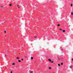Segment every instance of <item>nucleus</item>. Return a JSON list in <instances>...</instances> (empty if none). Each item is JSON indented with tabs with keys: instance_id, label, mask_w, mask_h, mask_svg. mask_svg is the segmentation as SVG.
<instances>
[{
	"instance_id": "1",
	"label": "nucleus",
	"mask_w": 73,
	"mask_h": 73,
	"mask_svg": "<svg viewBox=\"0 0 73 73\" xmlns=\"http://www.w3.org/2000/svg\"><path fill=\"white\" fill-rule=\"evenodd\" d=\"M48 61H50V62H51V61H52V60H51V59H48Z\"/></svg>"
},
{
	"instance_id": "2",
	"label": "nucleus",
	"mask_w": 73,
	"mask_h": 73,
	"mask_svg": "<svg viewBox=\"0 0 73 73\" xmlns=\"http://www.w3.org/2000/svg\"><path fill=\"white\" fill-rule=\"evenodd\" d=\"M12 4H10L9 5V6L10 7H11Z\"/></svg>"
},
{
	"instance_id": "3",
	"label": "nucleus",
	"mask_w": 73,
	"mask_h": 73,
	"mask_svg": "<svg viewBox=\"0 0 73 73\" xmlns=\"http://www.w3.org/2000/svg\"><path fill=\"white\" fill-rule=\"evenodd\" d=\"M12 65H15V63H13V64H12Z\"/></svg>"
},
{
	"instance_id": "4",
	"label": "nucleus",
	"mask_w": 73,
	"mask_h": 73,
	"mask_svg": "<svg viewBox=\"0 0 73 73\" xmlns=\"http://www.w3.org/2000/svg\"><path fill=\"white\" fill-rule=\"evenodd\" d=\"M63 32H65V30H63Z\"/></svg>"
},
{
	"instance_id": "5",
	"label": "nucleus",
	"mask_w": 73,
	"mask_h": 73,
	"mask_svg": "<svg viewBox=\"0 0 73 73\" xmlns=\"http://www.w3.org/2000/svg\"><path fill=\"white\" fill-rule=\"evenodd\" d=\"M31 60H33V57H31Z\"/></svg>"
},
{
	"instance_id": "6",
	"label": "nucleus",
	"mask_w": 73,
	"mask_h": 73,
	"mask_svg": "<svg viewBox=\"0 0 73 73\" xmlns=\"http://www.w3.org/2000/svg\"><path fill=\"white\" fill-rule=\"evenodd\" d=\"M18 62H21V60H19Z\"/></svg>"
},
{
	"instance_id": "7",
	"label": "nucleus",
	"mask_w": 73,
	"mask_h": 73,
	"mask_svg": "<svg viewBox=\"0 0 73 73\" xmlns=\"http://www.w3.org/2000/svg\"><path fill=\"white\" fill-rule=\"evenodd\" d=\"M17 7H18V8H20V7H19V5H17Z\"/></svg>"
},
{
	"instance_id": "8",
	"label": "nucleus",
	"mask_w": 73,
	"mask_h": 73,
	"mask_svg": "<svg viewBox=\"0 0 73 73\" xmlns=\"http://www.w3.org/2000/svg\"><path fill=\"white\" fill-rule=\"evenodd\" d=\"M57 26H58V27H59V26H60V25L59 24H58V25Z\"/></svg>"
},
{
	"instance_id": "9",
	"label": "nucleus",
	"mask_w": 73,
	"mask_h": 73,
	"mask_svg": "<svg viewBox=\"0 0 73 73\" xmlns=\"http://www.w3.org/2000/svg\"><path fill=\"white\" fill-rule=\"evenodd\" d=\"M71 7H72V6H73V4H71Z\"/></svg>"
},
{
	"instance_id": "10",
	"label": "nucleus",
	"mask_w": 73,
	"mask_h": 73,
	"mask_svg": "<svg viewBox=\"0 0 73 73\" xmlns=\"http://www.w3.org/2000/svg\"><path fill=\"white\" fill-rule=\"evenodd\" d=\"M61 65H63V63H61Z\"/></svg>"
},
{
	"instance_id": "11",
	"label": "nucleus",
	"mask_w": 73,
	"mask_h": 73,
	"mask_svg": "<svg viewBox=\"0 0 73 73\" xmlns=\"http://www.w3.org/2000/svg\"><path fill=\"white\" fill-rule=\"evenodd\" d=\"M71 14H72V15H73V12L71 13Z\"/></svg>"
},
{
	"instance_id": "12",
	"label": "nucleus",
	"mask_w": 73,
	"mask_h": 73,
	"mask_svg": "<svg viewBox=\"0 0 73 73\" xmlns=\"http://www.w3.org/2000/svg\"><path fill=\"white\" fill-rule=\"evenodd\" d=\"M72 66H70V68H72Z\"/></svg>"
},
{
	"instance_id": "13",
	"label": "nucleus",
	"mask_w": 73,
	"mask_h": 73,
	"mask_svg": "<svg viewBox=\"0 0 73 73\" xmlns=\"http://www.w3.org/2000/svg\"><path fill=\"white\" fill-rule=\"evenodd\" d=\"M58 66H60V64H58Z\"/></svg>"
},
{
	"instance_id": "14",
	"label": "nucleus",
	"mask_w": 73,
	"mask_h": 73,
	"mask_svg": "<svg viewBox=\"0 0 73 73\" xmlns=\"http://www.w3.org/2000/svg\"><path fill=\"white\" fill-rule=\"evenodd\" d=\"M19 57H17V59H19Z\"/></svg>"
},
{
	"instance_id": "15",
	"label": "nucleus",
	"mask_w": 73,
	"mask_h": 73,
	"mask_svg": "<svg viewBox=\"0 0 73 73\" xmlns=\"http://www.w3.org/2000/svg\"><path fill=\"white\" fill-rule=\"evenodd\" d=\"M49 68L50 69H51V67H49Z\"/></svg>"
},
{
	"instance_id": "16",
	"label": "nucleus",
	"mask_w": 73,
	"mask_h": 73,
	"mask_svg": "<svg viewBox=\"0 0 73 73\" xmlns=\"http://www.w3.org/2000/svg\"><path fill=\"white\" fill-rule=\"evenodd\" d=\"M60 31H62V29H60Z\"/></svg>"
},
{
	"instance_id": "17",
	"label": "nucleus",
	"mask_w": 73,
	"mask_h": 73,
	"mask_svg": "<svg viewBox=\"0 0 73 73\" xmlns=\"http://www.w3.org/2000/svg\"><path fill=\"white\" fill-rule=\"evenodd\" d=\"M53 62H54V61H52V63H53Z\"/></svg>"
},
{
	"instance_id": "18",
	"label": "nucleus",
	"mask_w": 73,
	"mask_h": 73,
	"mask_svg": "<svg viewBox=\"0 0 73 73\" xmlns=\"http://www.w3.org/2000/svg\"><path fill=\"white\" fill-rule=\"evenodd\" d=\"M13 72L11 71V73H13Z\"/></svg>"
},
{
	"instance_id": "19",
	"label": "nucleus",
	"mask_w": 73,
	"mask_h": 73,
	"mask_svg": "<svg viewBox=\"0 0 73 73\" xmlns=\"http://www.w3.org/2000/svg\"><path fill=\"white\" fill-rule=\"evenodd\" d=\"M30 73H33V71H31Z\"/></svg>"
},
{
	"instance_id": "20",
	"label": "nucleus",
	"mask_w": 73,
	"mask_h": 73,
	"mask_svg": "<svg viewBox=\"0 0 73 73\" xmlns=\"http://www.w3.org/2000/svg\"><path fill=\"white\" fill-rule=\"evenodd\" d=\"M36 37H37V36H35V38H36Z\"/></svg>"
},
{
	"instance_id": "21",
	"label": "nucleus",
	"mask_w": 73,
	"mask_h": 73,
	"mask_svg": "<svg viewBox=\"0 0 73 73\" xmlns=\"http://www.w3.org/2000/svg\"><path fill=\"white\" fill-rule=\"evenodd\" d=\"M21 60H22V61H23V59H21Z\"/></svg>"
},
{
	"instance_id": "22",
	"label": "nucleus",
	"mask_w": 73,
	"mask_h": 73,
	"mask_svg": "<svg viewBox=\"0 0 73 73\" xmlns=\"http://www.w3.org/2000/svg\"><path fill=\"white\" fill-rule=\"evenodd\" d=\"M5 33H6V31H5Z\"/></svg>"
},
{
	"instance_id": "23",
	"label": "nucleus",
	"mask_w": 73,
	"mask_h": 73,
	"mask_svg": "<svg viewBox=\"0 0 73 73\" xmlns=\"http://www.w3.org/2000/svg\"><path fill=\"white\" fill-rule=\"evenodd\" d=\"M5 57H7V55H5Z\"/></svg>"
},
{
	"instance_id": "24",
	"label": "nucleus",
	"mask_w": 73,
	"mask_h": 73,
	"mask_svg": "<svg viewBox=\"0 0 73 73\" xmlns=\"http://www.w3.org/2000/svg\"><path fill=\"white\" fill-rule=\"evenodd\" d=\"M1 8H3V7L2 6H1Z\"/></svg>"
},
{
	"instance_id": "25",
	"label": "nucleus",
	"mask_w": 73,
	"mask_h": 73,
	"mask_svg": "<svg viewBox=\"0 0 73 73\" xmlns=\"http://www.w3.org/2000/svg\"><path fill=\"white\" fill-rule=\"evenodd\" d=\"M72 61H73V59H72Z\"/></svg>"
}]
</instances>
